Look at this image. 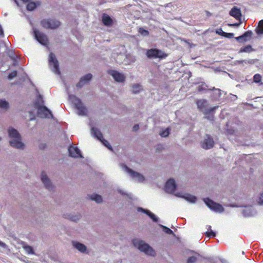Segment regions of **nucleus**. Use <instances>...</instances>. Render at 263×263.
<instances>
[{
  "mask_svg": "<svg viewBox=\"0 0 263 263\" xmlns=\"http://www.w3.org/2000/svg\"><path fill=\"white\" fill-rule=\"evenodd\" d=\"M23 248H24V250L25 251V252L27 254H34L33 248L31 247L28 246V245H24Z\"/></svg>",
  "mask_w": 263,
  "mask_h": 263,
  "instance_id": "nucleus-34",
  "label": "nucleus"
},
{
  "mask_svg": "<svg viewBox=\"0 0 263 263\" xmlns=\"http://www.w3.org/2000/svg\"><path fill=\"white\" fill-rule=\"evenodd\" d=\"M203 201L207 206L214 212L221 213L224 211V208L221 204L214 202L209 198H204Z\"/></svg>",
  "mask_w": 263,
  "mask_h": 263,
  "instance_id": "nucleus-7",
  "label": "nucleus"
},
{
  "mask_svg": "<svg viewBox=\"0 0 263 263\" xmlns=\"http://www.w3.org/2000/svg\"><path fill=\"white\" fill-rule=\"evenodd\" d=\"M233 96H234L235 98H237V96H236V95H233Z\"/></svg>",
  "mask_w": 263,
  "mask_h": 263,
  "instance_id": "nucleus-56",
  "label": "nucleus"
},
{
  "mask_svg": "<svg viewBox=\"0 0 263 263\" xmlns=\"http://www.w3.org/2000/svg\"><path fill=\"white\" fill-rule=\"evenodd\" d=\"M176 189V184L173 179L167 181L165 185V191L170 194H174Z\"/></svg>",
  "mask_w": 263,
  "mask_h": 263,
  "instance_id": "nucleus-13",
  "label": "nucleus"
},
{
  "mask_svg": "<svg viewBox=\"0 0 263 263\" xmlns=\"http://www.w3.org/2000/svg\"><path fill=\"white\" fill-rule=\"evenodd\" d=\"M9 108V103L5 99L0 100V108L7 110Z\"/></svg>",
  "mask_w": 263,
  "mask_h": 263,
  "instance_id": "nucleus-32",
  "label": "nucleus"
},
{
  "mask_svg": "<svg viewBox=\"0 0 263 263\" xmlns=\"http://www.w3.org/2000/svg\"><path fill=\"white\" fill-rule=\"evenodd\" d=\"M207 87L208 86L205 84H201L198 87L197 90L199 92H202L206 90Z\"/></svg>",
  "mask_w": 263,
  "mask_h": 263,
  "instance_id": "nucleus-39",
  "label": "nucleus"
},
{
  "mask_svg": "<svg viewBox=\"0 0 263 263\" xmlns=\"http://www.w3.org/2000/svg\"><path fill=\"white\" fill-rule=\"evenodd\" d=\"M242 214L245 216H252L255 214L254 209L252 206H246L242 211Z\"/></svg>",
  "mask_w": 263,
  "mask_h": 263,
  "instance_id": "nucleus-24",
  "label": "nucleus"
},
{
  "mask_svg": "<svg viewBox=\"0 0 263 263\" xmlns=\"http://www.w3.org/2000/svg\"><path fill=\"white\" fill-rule=\"evenodd\" d=\"M197 258L195 256H191L187 259V263H194L196 261Z\"/></svg>",
  "mask_w": 263,
  "mask_h": 263,
  "instance_id": "nucleus-42",
  "label": "nucleus"
},
{
  "mask_svg": "<svg viewBox=\"0 0 263 263\" xmlns=\"http://www.w3.org/2000/svg\"><path fill=\"white\" fill-rule=\"evenodd\" d=\"M38 100H39V102H40V101H41V103H43V98H42V97L41 96V95H39L38 96ZM38 103H39V102H38Z\"/></svg>",
  "mask_w": 263,
  "mask_h": 263,
  "instance_id": "nucleus-53",
  "label": "nucleus"
},
{
  "mask_svg": "<svg viewBox=\"0 0 263 263\" xmlns=\"http://www.w3.org/2000/svg\"><path fill=\"white\" fill-rule=\"evenodd\" d=\"M239 21L240 22L239 23H234V24H229L228 25L229 26H231V27H238L242 23L241 20Z\"/></svg>",
  "mask_w": 263,
  "mask_h": 263,
  "instance_id": "nucleus-48",
  "label": "nucleus"
},
{
  "mask_svg": "<svg viewBox=\"0 0 263 263\" xmlns=\"http://www.w3.org/2000/svg\"><path fill=\"white\" fill-rule=\"evenodd\" d=\"M0 36H4V31L2 27L0 25Z\"/></svg>",
  "mask_w": 263,
  "mask_h": 263,
  "instance_id": "nucleus-52",
  "label": "nucleus"
},
{
  "mask_svg": "<svg viewBox=\"0 0 263 263\" xmlns=\"http://www.w3.org/2000/svg\"><path fill=\"white\" fill-rule=\"evenodd\" d=\"M236 62L240 64H243V63H250L249 61H248L247 60H238L236 61Z\"/></svg>",
  "mask_w": 263,
  "mask_h": 263,
  "instance_id": "nucleus-49",
  "label": "nucleus"
},
{
  "mask_svg": "<svg viewBox=\"0 0 263 263\" xmlns=\"http://www.w3.org/2000/svg\"><path fill=\"white\" fill-rule=\"evenodd\" d=\"M34 35L35 39L42 45H46L48 43L47 36L43 32L34 29Z\"/></svg>",
  "mask_w": 263,
  "mask_h": 263,
  "instance_id": "nucleus-12",
  "label": "nucleus"
},
{
  "mask_svg": "<svg viewBox=\"0 0 263 263\" xmlns=\"http://www.w3.org/2000/svg\"><path fill=\"white\" fill-rule=\"evenodd\" d=\"M159 226L163 229V232H165V233L167 234H174L173 231L171 230L170 228L164 226H163L161 224H159Z\"/></svg>",
  "mask_w": 263,
  "mask_h": 263,
  "instance_id": "nucleus-35",
  "label": "nucleus"
},
{
  "mask_svg": "<svg viewBox=\"0 0 263 263\" xmlns=\"http://www.w3.org/2000/svg\"><path fill=\"white\" fill-rule=\"evenodd\" d=\"M37 114L41 118H53L51 111L45 106L39 105L37 106Z\"/></svg>",
  "mask_w": 263,
  "mask_h": 263,
  "instance_id": "nucleus-11",
  "label": "nucleus"
},
{
  "mask_svg": "<svg viewBox=\"0 0 263 263\" xmlns=\"http://www.w3.org/2000/svg\"><path fill=\"white\" fill-rule=\"evenodd\" d=\"M91 134L92 136L100 140L103 145L107 147L109 149L112 150V147L109 142L103 138L102 134L97 128L92 127L91 128Z\"/></svg>",
  "mask_w": 263,
  "mask_h": 263,
  "instance_id": "nucleus-6",
  "label": "nucleus"
},
{
  "mask_svg": "<svg viewBox=\"0 0 263 263\" xmlns=\"http://www.w3.org/2000/svg\"><path fill=\"white\" fill-rule=\"evenodd\" d=\"M49 65L51 70L57 74H60L59 63L55 55L50 53L49 56Z\"/></svg>",
  "mask_w": 263,
  "mask_h": 263,
  "instance_id": "nucleus-9",
  "label": "nucleus"
},
{
  "mask_svg": "<svg viewBox=\"0 0 263 263\" xmlns=\"http://www.w3.org/2000/svg\"><path fill=\"white\" fill-rule=\"evenodd\" d=\"M102 22L104 25L107 26H110L112 24V20L111 17L107 14L104 13L102 15Z\"/></svg>",
  "mask_w": 263,
  "mask_h": 263,
  "instance_id": "nucleus-22",
  "label": "nucleus"
},
{
  "mask_svg": "<svg viewBox=\"0 0 263 263\" xmlns=\"http://www.w3.org/2000/svg\"><path fill=\"white\" fill-rule=\"evenodd\" d=\"M211 90H214V92L212 96V99L215 101L218 100L221 95V90L219 89H216L215 87H213Z\"/></svg>",
  "mask_w": 263,
  "mask_h": 263,
  "instance_id": "nucleus-25",
  "label": "nucleus"
},
{
  "mask_svg": "<svg viewBox=\"0 0 263 263\" xmlns=\"http://www.w3.org/2000/svg\"><path fill=\"white\" fill-rule=\"evenodd\" d=\"M123 168L124 171L129 174L133 179L139 182H143L145 181V178L141 174L131 170L126 165H124Z\"/></svg>",
  "mask_w": 263,
  "mask_h": 263,
  "instance_id": "nucleus-10",
  "label": "nucleus"
},
{
  "mask_svg": "<svg viewBox=\"0 0 263 263\" xmlns=\"http://www.w3.org/2000/svg\"><path fill=\"white\" fill-rule=\"evenodd\" d=\"M224 36L229 39H231L234 37V33L226 32Z\"/></svg>",
  "mask_w": 263,
  "mask_h": 263,
  "instance_id": "nucleus-46",
  "label": "nucleus"
},
{
  "mask_svg": "<svg viewBox=\"0 0 263 263\" xmlns=\"http://www.w3.org/2000/svg\"><path fill=\"white\" fill-rule=\"evenodd\" d=\"M235 39L236 41H237L238 42H242V40H244V41H246V40L245 39L243 36H242V35H240V36H239L238 37H235Z\"/></svg>",
  "mask_w": 263,
  "mask_h": 263,
  "instance_id": "nucleus-47",
  "label": "nucleus"
},
{
  "mask_svg": "<svg viewBox=\"0 0 263 263\" xmlns=\"http://www.w3.org/2000/svg\"><path fill=\"white\" fill-rule=\"evenodd\" d=\"M138 31L142 35L144 36L148 35L149 34L148 31L143 28H139Z\"/></svg>",
  "mask_w": 263,
  "mask_h": 263,
  "instance_id": "nucleus-38",
  "label": "nucleus"
},
{
  "mask_svg": "<svg viewBox=\"0 0 263 263\" xmlns=\"http://www.w3.org/2000/svg\"><path fill=\"white\" fill-rule=\"evenodd\" d=\"M139 128V126L138 124L135 125L133 127V130L134 132L137 131Z\"/></svg>",
  "mask_w": 263,
  "mask_h": 263,
  "instance_id": "nucleus-51",
  "label": "nucleus"
},
{
  "mask_svg": "<svg viewBox=\"0 0 263 263\" xmlns=\"http://www.w3.org/2000/svg\"><path fill=\"white\" fill-rule=\"evenodd\" d=\"M82 217V215L81 214H70L69 215V219L71 221L77 222Z\"/></svg>",
  "mask_w": 263,
  "mask_h": 263,
  "instance_id": "nucleus-31",
  "label": "nucleus"
},
{
  "mask_svg": "<svg viewBox=\"0 0 263 263\" xmlns=\"http://www.w3.org/2000/svg\"><path fill=\"white\" fill-rule=\"evenodd\" d=\"M17 75V71L14 70L13 71L11 72L8 76V79L10 80L13 79L14 78H15Z\"/></svg>",
  "mask_w": 263,
  "mask_h": 263,
  "instance_id": "nucleus-40",
  "label": "nucleus"
},
{
  "mask_svg": "<svg viewBox=\"0 0 263 263\" xmlns=\"http://www.w3.org/2000/svg\"><path fill=\"white\" fill-rule=\"evenodd\" d=\"M229 14L237 20L240 21L241 13L239 8L237 7H233L230 11Z\"/></svg>",
  "mask_w": 263,
  "mask_h": 263,
  "instance_id": "nucleus-20",
  "label": "nucleus"
},
{
  "mask_svg": "<svg viewBox=\"0 0 263 263\" xmlns=\"http://www.w3.org/2000/svg\"><path fill=\"white\" fill-rule=\"evenodd\" d=\"M92 75L90 73H88L84 76L81 78L79 82L77 84L76 86L78 88H81L87 83H88L92 79Z\"/></svg>",
  "mask_w": 263,
  "mask_h": 263,
  "instance_id": "nucleus-17",
  "label": "nucleus"
},
{
  "mask_svg": "<svg viewBox=\"0 0 263 263\" xmlns=\"http://www.w3.org/2000/svg\"><path fill=\"white\" fill-rule=\"evenodd\" d=\"M73 246L82 253H84L86 250V247L79 242L72 241Z\"/></svg>",
  "mask_w": 263,
  "mask_h": 263,
  "instance_id": "nucleus-23",
  "label": "nucleus"
},
{
  "mask_svg": "<svg viewBox=\"0 0 263 263\" xmlns=\"http://www.w3.org/2000/svg\"><path fill=\"white\" fill-rule=\"evenodd\" d=\"M216 33L219 35L224 36L225 32H224L221 28H218L216 30Z\"/></svg>",
  "mask_w": 263,
  "mask_h": 263,
  "instance_id": "nucleus-44",
  "label": "nucleus"
},
{
  "mask_svg": "<svg viewBox=\"0 0 263 263\" xmlns=\"http://www.w3.org/2000/svg\"><path fill=\"white\" fill-rule=\"evenodd\" d=\"M206 228L208 231L205 232V235L208 237H215L216 236V233L212 230L211 226H206Z\"/></svg>",
  "mask_w": 263,
  "mask_h": 263,
  "instance_id": "nucleus-28",
  "label": "nucleus"
},
{
  "mask_svg": "<svg viewBox=\"0 0 263 263\" xmlns=\"http://www.w3.org/2000/svg\"><path fill=\"white\" fill-rule=\"evenodd\" d=\"M69 155L73 158H82L80 149L76 146H71L68 148Z\"/></svg>",
  "mask_w": 263,
  "mask_h": 263,
  "instance_id": "nucleus-19",
  "label": "nucleus"
},
{
  "mask_svg": "<svg viewBox=\"0 0 263 263\" xmlns=\"http://www.w3.org/2000/svg\"><path fill=\"white\" fill-rule=\"evenodd\" d=\"M8 56L13 60L15 61V55L12 51H9L7 52Z\"/></svg>",
  "mask_w": 263,
  "mask_h": 263,
  "instance_id": "nucleus-43",
  "label": "nucleus"
},
{
  "mask_svg": "<svg viewBox=\"0 0 263 263\" xmlns=\"http://www.w3.org/2000/svg\"><path fill=\"white\" fill-rule=\"evenodd\" d=\"M1 140H2V138H1V137H0V141H1Z\"/></svg>",
  "mask_w": 263,
  "mask_h": 263,
  "instance_id": "nucleus-58",
  "label": "nucleus"
},
{
  "mask_svg": "<svg viewBox=\"0 0 263 263\" xmlns=\"http://www.w3.org/2000/svg\"><path fill=\"white\" fill-rule=\"evenodd\" d=\"M133 243L135 247L145 254L151 256H155V251L143 240L135 238L133 240Z\"/></svg>",
  "mask_w": 263,
  "mask_h": 263,
  "instance_id": "nucleus-2",
  "label": "nucleus"
},
{
  "mask_svg": "<svg viewBox=\"0 0 263 263\" xmlns=\"http://www.w3.org/2000/svg\"><path fill=\"white\" fill-rule=\"evenodd\" d=\"M0 246L3 247H5V244L3 242L0 241Z\"/></svg>",
  "mask_w": 263,
  "mask_h": 263,
  "instance_id": "nucleus-54",
  "label": "nucleus"
},
{
  "mask_svg": "<svg viewBox=\"0 0 263 263\" xmlns=\"http://www.w3.org/2000/svg\"><path fill=\"white\" fill-rule=\"evenodd\" d=\"M69 99L77 109L78 115L82 116L87 115V109L79 98L73 95H69Z\"/></svg>",
  "mask_w": 263,
  "mask_h": 263,
  "instance_id": "nucleus-4",
  "label": "nucleus"
},
{
  "mask_svg": "<svg viewBox=\"0 0 263 263\" xmlns=\"http://www.w3.org/2000/svg\"><path fill=\"white\" fill-rule=\"evenodd\" d=\"M41 179L42 182L44 184L46 189H47L49 191H52L54 186L51 182V181L47 177L46 174L44 172H42L41 176Z\"/></svg>",
  "mask_w": 263,
  "mask_h": 263,
  "instance_id": "nucleus-15",
  "label": "nucleus"
},
{
  "mask_svg": "<svg viewBox=\"0 0 263 263\" xmlns=\"http://www.w3.org/2000/svg\"><path fill=\"white\" fill-rule=\"evenodd\" d=\"M183 41L185 42L186 43L189 44V43L187 42V40L183 39Z\"/></svg>",
  "mask_w": 263,
  "mask_h": 263,
  "instance_id": "nucleus-55",
  "label": "nucleus"
},
{
  "mask_svg": "<svg viewBox=\"0 0 263 263\" xmlns=\"http://www.w3.org/2000/svg\"><path fill=\"white\" fill-rule=\"evenodd\" d=\"M214 141L210 136L206 135L204 141L202 143L203 148L208 149L211 148L214 145Z\"/></svg>",
  "mask_w": 263,
  "mask_h": 263,
  "instance_id": "nucleus-18",
  "label": "nucleus"
},
{
  "mask_svg": "<svg viewBox=\"0 0 263 263\" xmlns=\"http://www.w3.org/2000/svg\"><path fill=\"white\" fill-rule=\"evenodd\" d=\"M146 55L147 57L150 59H165L167 57V54L164 53L162 50L152 48L146 50Z\"/></svg>",
  "mask_w": 263,
  "mask_h": 263,
  "instance_id": "nucleus-5",
  "label": "nucleus"
},
{
  "mask_svg": "<svg viewBox=\"0 0 263 263\" xmlns=\"http://www.w3.org/2000/svg\"><path fill=\"white\" fill-rule=\"evenodd\" d=\"M14 1L17 4H18L16 0H14Z\"/></svg>",
  "mask_w": 263,
  "mask_h": 263,
  "instance_id": "nucleus-57",
  "label": "nucleus"
},
{
  "mask_svg": "<svg viewBox=\"0 0 263 263\" xmlns=\"http://www.w3.org/2000/svg\"><path fill=\"white\" fill-rule=\"evenodd\" d=\"M255 32L258 35L263 34V20H261L259 22L258 26L256 28Z\"/></svg>",
  "mask_w": 263,
  "mask_h": 263,
  "instance_id": "nucleus-29",
  "label": "nucleus"
},
{
  "mask_svg": "<svg viewBox=\"0 0 263 263\" xmlns=\"http://www.w3.org/2000/svg\"><path fill=\"white\" fill-rule=\"evenodd\" d=\"M89 198L91 200L95 201L98 203H101L102 201V197L96 194L91 195Z\"/></svg>",
  "mask_w": 263,
  "mask_h": 263,
  "instance_id": "nucleus-30",
  "label": "nucleus"
},
{
  "mask_svg": "<svg viewBox=\"0 0 263 263\" xmlns=\"http://www.w3.org/2000/svg\"><path fill=\"white\" fill-rule=\"evenodd\" d=\"M252 34V32L250 30L245 32L243 34L242 36L244 39L247 37H251Z\"/></svg>",
  "mask_w": 263,
  "mask_h": 263,
  "instance_id": "nucleus-45",
  "label": "nucleus"
},
{
  "mask_svg": "<svg viewBox=\"0 0 263 263\" xmlns=\"http://www.w3.org/2000/svg\"><path fill=\"white\" fill-rule=\"evenodd\" d=\"M175 195L177 197L182 198L189 202L192 203H195L197 200L196 196L190 194H182L181 193L177 192L175 194Z\"/></svg>",
  "mask_w": 263,
  "mask_h": 263,
  "instance_id": "nucleus-16",
  "label": "nucleus"
},
{
  "mask_svg": "<svg viewBox=\"0 0 263 263\" xmlns=\"http://www.w3.org/2000/svg\"><path fill=\"white\" fill-rule=\"evenodd\" d=\"M170 133V128L168 127V128H166L165 129L161 131L159 135L162 137H166L169 135Z\"/></svg>",
  "mask_w": 263,
  "mask_h": 263,
  "instance_id": "nucleus-36",
  "label": "nucleus"
},
{
  "mask_svg": "<svg viewBox=\"0 0 263 263\" xmlns=\"http://www.w3.org/2000/svg\"><path fill=\"white\" fill-rule=\"evenodd\" d=\"M198 109L205 116L210 115L218 108V106L210 107L209 102L206 99H197L195 101Z\"/></svg>",
  "mask_w": 263,
  "mask_h": 263,
  "instance_id": "nucleus-3",
  "label": "nucleus"
},
{
  "mask_svg": "<svg viewBox=\"0 0 263 263\" xmlns=\"http://www.w3.org/2000/svg\"><path fill=\"white\" fill-rule=\"evenodd\" d=\"M8 133L11 139L9 141L10 145L17 149H24L25 145L21 141V136L18 131L13 127H9Z\"/></svg>",
  "mask_w": 263,
  "mask_h": 263,
  "instance_id": "nucleus-1",
  "label": "nucleus"
},
{
  "mask_svg": "<svg viewBox=\"0 0 263 263\" xmlns=\"http://www.w3.org/2000/svg\"><path fill=\"white\" fill-rule=\"evenodd\" d=\"M254 51V49H253L252 47L250 45H248L246 46L241 47L239 51V53H243V52H246V53H250Z\"/></svg>",
  "mask_w": 263,
  "mask_h": 263,
  "instance_id": "nucleus-26",
  "label": "nucleus"
},
{
  "mask_svg": "<svg viewBox=\"0 0 263 263\" xmlns=\"http://www.w3.org/2000/svg\"><path fill=\"white\" fill-rule=\"evenodd\" d=\"M39 4V3H35L34 2H30L27 5V9L28 11H32L36 7L37 5Z\"/></svg>",
  "mask_w": 263,
  "mask_h": 263,
  "instance_id": "nucleus-33",
  "label": "nucleus"
},
{
  "mask_svg": "<svg viewBox=\"0 0 263 263\" xmlns=\"http://www.w3.org/2000/svg\"><path fill=\"white\" fill-rule=\"evenodd\" d=\"M108 74L112 77L114 80L118 82H123L125 80V77L123 73L115 70H110L108 71Z\"/></svg>",
  "mask_w": 263,
  "mask_h": 263,
  "instance_id": "nucleus-14",
  "label": "nucleus"
},
{
  "mask_svg": "<svg viewBox=\"0 0 263 263\" xmlns=\"http://www.w3.org/2000/svg\"><path fill=\"white\" fill-rule=\"evenodd\" d=\"M137 210L138 212H142L146 214L152 219L153 221L158 222L159 221L158 217H157L156 215L150 212L149 210L143 209L142 208L140 207L138 208Z\"/></svg>",
  "mask_w": 263,
  "mask_h": 263,
  "instance_id": "nucleus-21",
  "label": "nucleus"
},
{
  "mask_svg": "<svg viewBox=\"0 0 263 263\" xmlns=\"http://www.w3.org/2000/svg\"><path fill=\"white\" fill-rule=\"evenodd\" d=\"M118 191L119 193L121 194L122 195H126L128 198H130V199H132V194H127L125 193L123 190L121 189H118Z\"/></svg>",
  "mask_w": 263,
  "mask_h": 263,
  "instance_id": "nucleus-41",
  "label": "nucleus"
},
{
  "mask_svg": "<svg viewBox=\"0 0 263 263\" xmlns=\"http://www.w3.org/2000/svg\"><path fill=\"white\" fill-rule=\"evenodd\" d=\"M41 24L42 26L45 28L54 29L59 27L61 23L57 20L49 18L42 21Z\"/></svg>",
  "mask_w": 263,
  "mask_h": 263,
  "instance_id": "nucleus-8",
  "label": "nucleus"
},
{
  "mask_svg": "<svg viewBox=\"0 0 263 263\" xmlns=\"http://www.w3.org/2000/svg\"><path fill=\"white\" fill-rule=\"evenodd\" d=\"M261 76L259 74H255L253 76V82L256 83H258L261 82Z\"/></svg>",
  "mask_w": 263,
  "mask_h": 263,
  "instance_id": "nucleus-37",
  "label": "nucleus"
},
{
  "mask_svg": "<svg viewBox=\"0 0 263 263\" xmlns=\"http://www.w3.org/2000/svg\"><path fill=\"white\" fill-rule=\"evenodd\" d=\"M142 89V85L139 84H134L132 86V91L133 93H137Z\"/></svg>",
  "mask_w": 263,
  "mask_h": 263,
  "instance_id": "nucleus-27",
  "label": "nucleus"
},
{
  "mask_svg": "<svg viewBox=\"0 0 263 263\" xmlns=\"http://www.w3.org/2000/svg\"><path fill=\"white\" fill-rule=\"evenodd\" d=\"M258 203L260 204H263V193L261 194L258 200Z\"/></svg>",
  "mask_w": 263,
  "mask_h": 263,
  "instance_id": "nucleus-50",
  "label": "nucleus"
}]
</instances>
